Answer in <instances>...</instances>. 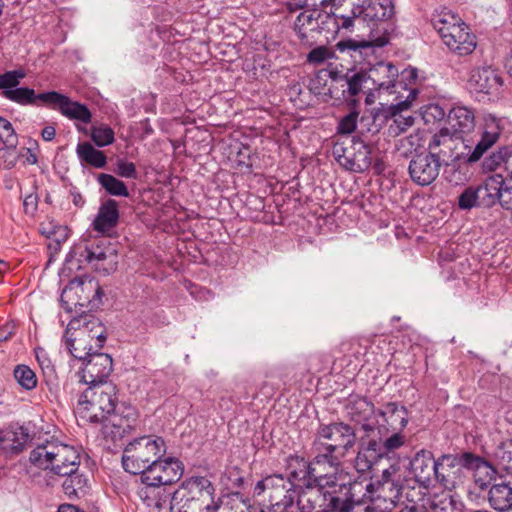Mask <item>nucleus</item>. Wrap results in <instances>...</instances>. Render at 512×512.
Listing matches in <instances>:
<instances>
[{
  "label": "nucleus",
  "instance_id": "nucleus-55",
  "mask_svg": "<svg viewBox=\"0 0 512 512\" xmlns=\"http://www.w3.org/2000/svg\"><path fill=\"white\" fill-rule=\"evenodd\" d=\"M390 433L389 436L383 438L386 456L402 447L406 442V437L402 434V431H390Z\"/></svg>",
  "mask_w": 512,
  "mask_h": 512
},
{
  "label": "nucleus",
  "instance_id": "nucleus-24",
  "mask_svg": "<svg viewBox=\"0 0 512 512\" xmlns=\"http://www.w3.org/2000/svg\"><path fill=\"white\" fill-rule=\"evenodd\" d=\"M367 440L363 441L362 447L357 454L355 464L359 471L370 469L379 459L386 457L385 448L383 447V436L376 439L373 437L374 433L366 432Z\"/></svg>",
  "mask_w": 512,
  "mask_h": 512
},
{
  "label": "nucleus",
  "instance_id": "nucleus-1",
  "mask_svg": "<svg viewBox=\"0 0 512 512\" xmlns=\"http://www.w3.org/2000/svg\"><path fill=\"white\" fill-rule=\"evenodd\" d=\"M285 470L286 479L295 485L302 483L296 500L302 503V507H311L312 504L320 501V495L328 492L335 493L336 489H345L348 484H353L346 473H322L304 457L298 455H289L285 459Z\"/></svg>",
  "mask_w": 512,
  "mask_h": 512
},
{
  "label": "nucleus",
  "instance_id": "nucleus-52",
  "mask_svg": "<svg viewBox=\"0 0 512 512\" xmlns=\"http://www.w3.org/2000/svg\"><path fill=\"white\" fill-rule=\"evenodd\" d=\"M35 356L46 381L53 382L56 380V369L47 352L43 348H36Z\"/></svg>",
  "mask_w": 512,
  "mask_h": 512
},
{
  "label": "nucleus",
  "instance_id": "nucleus-18",
  "mask_svg": "<svg viewBox=\"0 0 512 512\" xmlns=\"http://www.w3.org/2000/svg\"><path fill=\"white\" fill-rule=\"evenodd\" d=\"M344 412L351 421L360 424L365 432L374 433L376 427L371 422L375 414V406L366 397L350 395L344 406Z\"/></svg>",
  "mask_w": 512,
  "mask_h": 512
},
{
  "label": "nucleus",
  "instance_id": "nucleus-36",
  "mask_svg": "<svg viewBox=\"0 0 512 512\" xmlns=\"http://www.w3.org/2000/svg\"><path fill=\"white\" fill-rule=\"evenodd\" d=\"M431 23L434 29L442 38L445 36V34L453 32L455 29L460 27V23L465 22L461 19V17L452 11L443 9L433 15Z\"/></svg>",
  "mask_w": 512,
  "mask_h": 512
},
{
  "label": "nucleus",
  "instance_id": "nucleus-14",
  "mask_svg": "<svg viewBox=\"0 0 512 512\" xmlns=\"http://www.w3.org/2000/svg\"><path fill=\"white\" fill-rule=\"evenodd\" d=\"M372 90H385L390 94L399 93V88H406L403 81L398 80V68L391 62L379 61L366 70Z\"/></svg>",
  "mask_w": 512,
  "mask_h": 512
},
{
  "label": "nucleus",
  "instance_id": "nucleus-32",
  "mask_svg": "<svg viewBox=\"0 0 512 512\" xmlns=\"http://www.w3.org/2000/svg\"><path fill=\"white\" fill-rule=\"evenodd\" d=\"M118 221V203L114 199H108L100 205L97 216L92 223V227L99 233H107L117 226Z\"/></svg>",
  "mask_w": 512,
  "mask_h": 512
},
{
  "label": "nucleus",
  "instance_id": "nucleus-39",
  "mask_svg": "<svg viewBox=\"0 0 512 512\" xmlns=\"http://www.w3.org/2000/svg\"><path fill=\"white\" fill-rule=\"evenodd\" d=\"M333 155L342 167L355 172V166L352 165V161L356 156L354 137L348 139V143L346 141L335 143L333 147Z\"/></svg>",
  "mask_w": 512,
  "mask_h": 512
},
{
  "label": "nucleus",
  "instance_id": "nucleus-11",
  "mask_svg": "<svg viewBox=\"0 0 512 512\" xmlns=\"http://www.w3.org/2000/svg\"><path fill=\"white\" fill-rule=\"evenodd\" d=\"M178 488L206 512H218L221 507V499H215V486L206 476L186 478Z\"/></svg>",
  "mask_w": 512,
  "mask_h": 512
},
{
  "label": "nucleus",
  "instance_id": "nucleus-64",
  "mask_svg": "<svg viewBox=\"0 0 512 512\" xmlns=\"http://www.w3.org/2000/svg\"><path fill=\"white\" fill-rule=\"evenodd\" d=\"M38 195L36 193L28 194L23 201L25 214L33 216L38 209Z\"/></svg>",
  "mask_w": 512,
  "mask_h": 512
},
{
  "label": "nucleus",
  "instance_id": "nucleus-16",
  "mask_svg": "<svg viewBox=\"0 0 512 512\" xmlns=\"http://www.w3.org/2000/svg\"><path fill=\"white\" fill-rule=\"evenodd\" d=\"M442 165L427 152L415 154L409 162L411 180L422 187L432 184L439 176Z\"/></svg>",
  "mask_w": 512,
  "mask_h": 512
},
{
  "label": "nucleus",
  "instance_id": "nucleus-8",
  "mask_svg": "<svg viewBox=\"0 0 512 512\" xmlns=\"http://www.w3.org/2000/svg\"><path fill=\"white\" fill-rule=\"evenodd\" d=\"M104 332V326L98 319L93 318L86 321L73 338L65 339V347L75 359L85 362L90 355L95 353L92 352V341H95L98 349L103 347L106 340Z\"/></svg>",
  "mask_w": 512,
  "mask_h": 512
},
{
  "label": "nucleus",
  "instance_id": "nucleus-9",
  "mask_svg": "<svg viewBox=\"0 0 512 512\" xmlns=\"http://www.w3.org/2000/svg\"><path fill=\"white\" fill-rule=\"evenodd\" d=\"M330 78L332 85L329 92L336 99L354 102L355 96L372 90L364 69H348L345 73L331 71Z\"/></svg>",
  "mask_w": 512,
  "mask_h": 512
},
{
  "label": "nucleus",
  "instance_id": "nucleus-54",
  "mask_svg": "<svg viewBox=\"0 0 512 512\" xmlns=\"http://www.w3.org/2000/svg\"><path fill=\"white\" fill-rule=\"evenodd\" d=\"M495 458L498 465L511 474L512 478V443H504L498 446L495 451Z\"/></svg>",
  "mask_w": 512,
  "mask_h": 512
},
{
  "label": "nucleus",
  "instance_id": "nucleus-30",
  "mask_svg": "<svg viewBox=\"0 0 512 512\" xmlns=\"http://www.w3.org/2000/svg\"><path fill=\"white\" fill-rule=\"evenodd\" d=\"M357 13L361 14L363 23H374L389 19L394 13L391 0H365L357 5Z\"/></svg>",
  "mask_w": 512,
  "mask_h": 512
},
{
  "label": "nucleus",
  "instance_id": "nucleus-15",
  "mask_svg": "<svg viewBox=\"0 0 512 512\" xmlns=\"http://www.w3.org/2000/svg\"><path fill=\"white\" fill-rule=\"evenodd\" d=\"M83 368L78 372L79 382L88 386L108 382L113 370L112 357L106 353H94L83 362Z\"/></svg>",
  "mask_w": 512,
  "mask_h": 512
},
{
  "label": "nucleus",
  "instance_id": "nucleus-33",
  "mask_svg": "<svg viewBox=\"0 0 512 512\" xmlns=\"http://www.w3.org/2000/svg\"><path fill=\"white\" fill-rule=\"evenodd\" d=\"M361 485L363 484L361 483ZM360 489L361 492L365 490L363 498H368L371 501H387L398 497L400 486L394 480H375Z\"/></svg>",
  "mask_w": 512,
  "mask_h": 512
},
{
  "label": "nucleus",
  "instance_id": "nucleus-46",
  "mask_svg": "<svg viewBox=\"0 0 512 512\" xmlns=\"http://www.w3.org/2000/svg\"><path fill=\"white\" fill-rule=\"evenodd\" d=\"M357 12V5H353L348 14H338L334 12L333 18L337 29L353 32L356 26L363 25L361 14Z\"/></svg>",
  "mask_w": 512,
  "mask_h": 512
},
{
  "label": "nucleus",
  "instance_id": "nucleus-10",
  "mask_svg": "<svg viewBox=\"0 0 512 512\" xmlns=\"http://www.w3.org/2000/svg\"><path fill=\"white\" fill-rule=\"evenodd\" d=\"M103 295L101 286L93 278H74L63 289L60 301L64 309L72 311L73 307H84L93 301H100Z\"/></svg>",
  "mask_w": 512,
  "mask_h": 512
},
{
  "label": "nucleus",
  "instance_id": "nucleus-57",
  "mask_svg": "<svg viewBox=\"0 0 512 512\" xmlns=\"http://www.w3.org/2000/svg\"><path fill=\"white\" fill-rule=\"evenodd\" d=\"M458 206L462 210H470L473 207H479L475 186L467 187L458 197Z\"/></svg>",
  "mask_w": 512,
  "mask_h": 512
},
{
  "label": "nucleus",
  "instance_id": "nucleus-7",
  "mask_svg": "<svg viewBox=\"0 0 512 512\" xmlns=\"http://www.w3.org/2000/svg\"><path fill=\"white\" fill-rule=\"evenodd\" d=\"M26 73L22 69L7 71L0 75L1 96L5 99L17 103L22 106H46L48 101L44 97L48 95V91L36 93L34 89L29 87H19V84Z\"/></svg>",
  "mask_w": 512,
  "mask_h": 512
},
{
  "label": "nucleus",
  "instance_id": "nucleus-42",
  "mask_svg": "<svg viewBox=\"0 0 512 512\" xmlns=\"http://www.w3.org/2000/svg\"><path fill=\"white\" fill-rule=\"evenodd\" d=\"M424 142V132L416 130L413 133L400 138L396 147L403 156L408 157L424 147Z\"/></svg>",
  "mask_w": 512,
  "mask_h": 512
},
{
  "label": "nucleus",
  "instance_id": "nucleus-48",
  "mask_svg": "<svg viewBox=\"0 0 512 512\" xmlns=\"http://www.w3.org/2000/svg\"><path fill=\"white\" fill-rule=\"evenodd\" d=\"M322 451H320L310 462L311 465L315 467V469L319 470V467L327 464L330 468H333L334 472H339L337 467L340 464L341 458L344 456L341 454H337L336 452H332L327 445H321ZM344 473L343 471H341Z\"/></svg>",
  "mask_w": 512,
  "mask_h": 512
},
{
  "label": "nucleus",
  "instance_id": "nucleus-58",
  "mask_svg": "<svg viewBox=\"0 0 512 512\" xmlns=\"http://www.w3.org/2000/svg\"><path fill=\"white\" fill-rule=\"evenodd\" d=\"M358 112L351 111L345 115L337 126V133L342 135H349L355 131L357 126Z\"/></svg>",
  "mask_w": 512,
  "mask_h": 512
},
{
  "label": "nucleus",
  "instance_id": "nucleus-29",
  "mask_svg": "<svg viewBox=\"0 0 512 512\" xmlns=\"http://www.w3.org/2000/svg\"><path fill=\"white\" fill-rule=\"evenodd\" d=\"M448 123L451 126V133L464 141V137L475 128L474 112L464 106L453 107L448 114Z\"/></svg>",
  "mask_w": 512,
  "mask_h": 512
},
{
  "label": "nucleus",
  "instance_id": "nucleus-56",
  "mask_svg": "<svg viewBox=\"0 0 512 512\" xmlns=\"http://www.w3.org/2000/svg\"><path fill=\"white\" fill-rule=\"evenodd\" d=\"M504 179L500 174L489 176L485 179L482 185L487 189V192L497 201L502 189L504 187Z\"/></svg>",
  "mask_w": 512,
  "mask_h": 512
},
{
  "label": "nucleus",
  "instance_id": "nucleus-22",
  "mask_svg": "<svg viewBox=\"0 0 512 512\" xmlns=\"http://www.w3.org/2000/svg\"><path fill=\"white\" fill-rule=\"evenodd\" d=\"M446 47L459 56L470 55L477 46L476 36L466 23L441 38Z\"/></svg>",
  "mask_w": 512,
  "mask_h": 512
},
{
  "label": "nucleus",
  "instance_id": "nucleus-6",
  "mask_svg": "<svg viewBox=\"0 0 512 512\" xmlns=\"http://www.w3.org/2000/svg\"><path fill=\"white\" fill-rule=\"evenodd\" d=\"M362 485L354 480L345 489H336L335 493L328 492L320 495V501L311 507H302L301 502H296L299 512H351L355 503L360 502L359 496Z\"/></svg>",
  "mask_w": 512,
  "mask_h": 512
},
{
  "label": "nucleus",
  "instance_id": "nucleus-2",
  "mask_svg": "<svg viewBox=\"0 0 512 512\" xmlns=\"http://www.w3.org/2000/svg\"><path fill=\"white\" fill-rule=\"evenodd\" d=\"M117 387L112 382H102L88 386L80 395L76 412L90 423L108 420L118 405Z\"/></svg>",
  "mask_w": 512,
  "mask_h": 512
},
{
  "label": "nucleus",
  "instance_id": "nucleus-35",
  "mask_svg": "<svg viewBox=\"0 0 512 512\" xmlns=\"http://www.w3.org/2000/svg\"><path fill=\"white\" fill-rule=\"evenodd\" d=\"M65 476L66 479L62 484L65 495L69 499H78L85 496L88 490V479L84 474L79 473V468Z\"/></svg>",
  "mask_w": 512,
  "mask_h": 512
},
{
  "label": "nucleus",
  "instance_id": "nucleus-51",
  "mask_svg": "<svg viewBox=\"0 0 512 512\" xmlns=\"http://www.w3.org/2000/svg\"><path fill=\"white\" fill-rule=\"evenodd\" d=\"M0 141L9 149H15L18 145V136L12 123L0 116Z\"/></svg>",
  "mask_w": 512,
  "mask_h": 512
},
{
  "label": "nucleus",
  "instance_id": "nucleus-59",
  "mask_svg": "<svg viewBox=\"0 0 512 512\" xmlns=\"http://www.w3.org/2000/svg\"><path fill=\"white\" fill-rule=\"evenodd\" d=\"M115 172L118 176L126 179H137L136 165L125 159H117Z\"/></svg>",
  "mask_w": 512,
  "mask_h": 512
},
{
  "label": "nucleus",
  "instance_id": "nucleus-3",
  "mask_svg": "<svg viewBox=\"0 0 512 512\" xmlns=\"http://www.w3.org/2000/svg\"><path fill=\"white\" fill-rule=\"evenodd\" d=\"M165 453L166 444L162 437L141 436L124 448L122 465L126 472L141 476L159 457L165 456Z\"/></svg>",
  "mask_w": 512,
  "mask_h": 512
},
{
  "label": "nucleus",
  "instance_id": "nucleus-25",
  "mask_svg": "<svg viewBox=\"0 0 512 512\" xmlns=\"http://www.w3.org/2000/svg\"><path fill=\"white\" fill-rule=\"evenodd\" d=\"M54 448L52 458V472L54 474L65 476L79 468L80 455L73 446L54 441Z\"/></svg>",
  "mask_w": 512,
  "mask_h": 512
},
{
  "label": "nucleus",
  "instance_id": "nucleus-47",
  "mask_svg": "<svg viewBox=\"0 0 512 512\" xmlns=\"http://www.w3.org/2000/svg\"><path fill=\"white\" fill-rule=\"evenodd\" d=\"M13 377L20 387L26 391H31L37 387L38 378L35 372L25 364L15 366Z\"/></svg>",
  "mask_w": 512,
  "mask_h": 512
},
{
  "label": "nucleus",
  "instance_id": "nucleus-37",
  "mask_svg": "<svg viewBox=\"0 0 512 512\" xmlns=\"http://www.w3.org/2000/svg\"><path fill=\"white\" fill-rule=\"evenodd\" d=\"M54 449V441L37 445L29 454V462L36 468L52 472Z\"/></svg>",
  "mask_w": 512,
  "mask_h": 512
},
{
  "label": "nucleus",
  "instance_id": "nucleus-19",
  "mask_svg": "<svg viewBox=\"0 0 512 512\" xmlns=\"http://www.w3.org/2000/svg\"><path fill=\"white\" fill-rule=\"evenodd\" d=\"M458 140L460 139L453 135L449 128H442L430 137L427 153L438 160L442 166H447L449 160L457 158L454 153Z\"/></svg>",
  "mask_w": 512,
  "mask_h": 512
},
{
  "label": "nucleus",
  "instance_id": "nucleus-5",
  "mask_svg": "<svg viewBox=\"0 0 512 512\" xmlns=\"http://www.w3.org/2000/svg\"><path fill=\"white\" fill-rule=\"evenodd\" d=\"M80 262H86L94 270L108 275L117 269L118 254L111 242L104 237L82 240L75 248Z\"/></svg>",
  "mask_w": 512,
  "mask_h": 512
},
{
  "label": "nucleus",
  "instance_id": "nucleus-13",
  "mask_svg": "<svg viewBox=\"0 0 512 512\" xmlns=\"http://www.w3.org/2000/svg\"><path fill=\"white\" fill-rule=\"evenodd\" d=\"M184 474V464L176 457H159L142 475L140 481H153L163 487L178 482Z\"/></svg>",
  "mask_w": 512,
  "mask_h": 512
},
{
  "label": "nucleus",
  "instance_id": "nucleus-4",
  "mask_svg": "<svg viewBox=\"0 0 512 512\" xmlns=\"http://www.w3.org/2000/svg\"><path fill=\"white\" fill-rule=\"evenodd\" d=\"M253 494L267 497L269 512H294L295 499L298 498L295 484L282 474L269 475L258 481Z\"/></svg>",
  "mask_w": 512,
  "mask_h": 512
},
{
  "label": "nucleus",
  "instance_id": "nucleus-63",
  "mask_svg": "<svg viewBox=\"0 0 512 512\" xmlns=\"http://www.w3.org/2000/svg\"><path fill=\"white\" fill-rule=\"evenodd\" d=\"M475 192L479 207H491L496 203V200L487 192V189L482 184L475 186Z\"/></svg>",
  "mask_w": 512,
  "mask_h": 512
},
{
  "label": "nucleus",
  "instance_id": "nucleus-60",
  "mask_svg": "<svg viewBox=\"0 0 512 512\" xmlns=\"http://www.w3.org/2000/svg\"><path fill=\"white\" fill-rule=\"evenodd\" d=\"M330 57L331 52L329 51V49L325 46H319L312 49L309 52L307 60L309 63L320 64L323 63L325 60L329 59Z\"/></svg>",
  "mask_w": 512,
  "mask_h": 512
},
{
  "label": "nucleus",
  "instance_id": "nucleus-21",
  "mask_svg": "<svg viewBox=\"0 0 512 512\" xmlns=\"http://www.w3.org/2000/svg\"><path fill=\"white\" fill-rule=\"evenodd\" d=\"M383 423L377 429L379 434H389L390 431H403L408 424L407 408L398 402H388L378 412Z\"/></svg>",
  "mask_w": 512,
  "mask_h": 512
},
{
  "label": "nucleus",
  "instance_id": "nucleus-23",
  "mask_svg": "<svg viewBox=\"0 0 512 512\" xmlns=\"http://www.w3.org/2000/svg\"><path fill=\"white\" fill-rule=\"evenodd\" d=\"M457 461L454 454H442L436 458L434 480L447 490L454 489L461 478Z\"/></svg>",
  "mask_w": 512,
  "mask_h": 512
},
{
  "label": "nucleus",
  "instance_id": "nucleus-49",
  "mask_svg": "<svg viewBox=\"0 0 512 512\" xmlns=\"http://www.w3.org/2000/svg\"><path fill=\"white\" fill-rule=\"evenodd\" d=\"M414 124V117L411 115H402L400 113L393 112L392 123L388 127V133L392 137H397L401 133H404L412 127Z\"/></svg>",
  "mask_w": 512,
  "mask_h": 512
},
{
  "label": "nucleus",
  "instance_id": "nucleus-61",
  "mask_svg": "<svg viewBox=\"0 0 512 512\" xmlns=\"http://www.w3.org/2000/svg\"><path fill=\"white\" fill-rule=\"evenodd\" d=\"M511 149H505L504 154L502 151H499L498 153L492 154L490 157L486 158L483 162V169L485 170H494L496 169L501 163L505 165V158L507 153H509Z\"/></svg>",
  "mask_w": 512,
  "mask_h": 512
},
{
  "label": "nucleus",
  "instance_id": "nucleus-27",
  "mask_svg": "<svg viewBox=\"0 0 512 512\" xmlns=\"http://www.w3.org/2000/svg\"><path fill=\"white\" fill-rule=\"evenodd\" d=\"M502 83L499 72L491 66H483L474 69L469 79L470 86L476 92L486 94L497 92L502 86Z\"/></svg>",
  "mask_w": 512,
  "mask_h": 512
},
{
  "label": "nucleus",
  "instance_id": "nucleus-45",
  "mask_svg": "<svg viewBox=\"0 0 512 512\" xmlns=\"http://www.w3.org/2000/svg\"><path fill=\"white\" fill-rule=\"evenodd\" d=\"M170 510L171 512H206L179 488H177L171 496Z\"/></svg>",
  "mask_w": 512,
  "mask_h": 512
},
{
  "label": "nucleus",
  "instance_id": "nucleus-17",
  "mask_svg": "<svg viewBox=\"0 0 512 512\" xmlns=\"http://www.w3.org/2000/svg\"><path fill=\"white\" fill-rule=\"evenodd\" d=\"M44 100L48 101V108L58 110L63 116L71 120H78L85 124L91 121L92 115L88 107L79 102L72 101L64 94L57 91H48V95L44 97Z\"/></svg>",
  "mask_w": 512,
  "mask_h": 512
},
{
  "label": "nucleus",
  "instance_id": "nucleus-50",
  "mask_svg": "<svg viewBox=\"0 0 512 512\" xmlns=\"http://www.w3.org/2000/svg\"><path fill=\"white\" fill-rule=\"evenodd\" d=\"M114 131L107 124L92 127L91 138L98 147H104L114 142Z\"/></svg>",
  "mask_w": 512,
  "mask_h": 512
},
{
  "label": "nucleus",
  "instance_id": "nucleus-40",
  "mask_svg": "<svg viewBox=\"0 0 512 512\" xmlns=\"http://www.w3.org/2000/svg\"><path fill=\"white\" fill-rule=\"evenodd\" d=\"M457 465L462 472V468L475 470L478 473L486 472L490 475L496 473L495 469L484 459L471 452H464L460 455H456Z\"/></svg>",
  "mask_w": 512,
  "mask_h": 512
},
{
  "label": "nucleus",
  "instance_id": "nucleus-31",
  "mask_svg": "<svg viewBox=\"0 0 512 512\" xmlns=\"http://www.w3.org/2000/svg\"><path fill=\"white\" fill-rule=\"evenodd\" d=\"M137 495L147 508L157 511L165 506L169 497L166 489L153 481H141Z\"/></svg>",
  "mask_w": 512,
  "mask_h": 512
},
{
  "label": "nucleus",
  "instance_id": "nucleus-34",
  "mask_svg": "<svg viewBox=\"0 0 512 512\" xmlns=\"http://www.w3.org/2000/svg\"><path fill=\"white\" fill-rule=\"evenodd\" d=\"M376 41L372 40H355V39H346L339 41L336 44V49L339 52H348L351 57L357 61L359 59H365L370 54L374 53V48L381 47L385 45V41H381L375 43Z\"/></svg>",
  "mask_w": 512,
  "mask_h": 512
},
{
  "label": "nucleus",
  "instance_id": "nucleus-38",
  "mask_svg": "<svg viewBox=\"0 0 512 512\" xmlns=\"http://www.w3.org/2000/svg\"><path fill=\"white\" fill-rule=\"evenodd\" d=\"M76 153L82 163L95 168H104L107 164V156L103 151L93 147L89 142H82L77 145Z\"/></svg>",
  "mask_w": 512,
  "mask_h": 512
},
{
  "label": "nucleus",
  "instance_id": "nucleus-43",
  "mask_svg": "<svg viewBox=\"0 0 512 512\" xmlns=\"http://www.w3.org/2000/svg\"><path fill=\"white\" fill-rule=\"evenodd\" d=\"M139 320L142 327H138L141 332H148L153 328H160L167 323L166 316L163 311L151 308H143L140 310Z\"/></svg>",
  "mask_w": 512,
  "mask_h": 512
},
{
  "label": "nucleus",
  "instance_id": "nucleus-44",
  "mask_svg": "<svg viewBox=\"0 0 512 512\" xmlns=\"http://www.w3.org/2000/svg\"><path fill=\"white\" fill-rule=\"evenodd\" d=\"M354 145L356 156L352 161V165L355 166V172L361 173L366 171L372 164L371 149L359 137H354Z\"/></svg>",
  "mask_w": 512,
  "mask_h": 512
},
{
  "label": "nucleus",
  "instance_id": "nucleus-28",
  "mask_svg": "<svg viewBox=\"0 0 512 512\" xmlns=\"http://www.w3.org/2000/svg\"><path fill=\"white\" fill-rule=\"evenodd\" d=\"M490 507L498 512L512 509V478L509 480L494 479L493 485L487 492Z\"/></svg>",
  "mask_w": 512,
  "mask_h": 512
},
{
  "label": "nucleus",
  "instance_id": "nucleus-20",
  "mask_svg": "<svg viewBox=\"0 0 512 512\" xmlns=\"http://www.w3.org/2000/svg\"><path fill=\"white\" fill-rule=\"evenodd\" d=\"M436 458L427 449L418 450L409 463L410 473L415 481L423 488L428 489L432 485L435 476Z\"/></svg>",
  "mask_w": 512,
  "mask_h": 512
},
{
  "label": "nucleus",
  "instance_id": "nucleus-26",
  "mask_svg": "<svg viewBox=\"0 0 512 512\" xmlns=\"http://www.w3.org/2000/svg\"><path fill=\"white\" fill-rule=\"evenodd\" d=\"M500 133L499 121L495 117L486 118L481 139L476 144L474 150L464 157V161L468 164L479 161L484 153L498 141Z\"/></svg>",
  "mask_w": 512,
  "mask_h": 512
},
{
  "label": "nucleus",
  "instance_id": "nucleus-12",
  "mask_svg": "<svg viewBox=\"0 0 512 512\" xmlns=\"http://www.w3.org/2000/svg\"><path fill=\"white\" fill-rule=\"evenodd\" d=\"M317 438L319 445H327L332 452L343 456L356 442L354 429L344 422L321 425L317 432Z\"/></svg>",
  "mask_w": 512,
  "mask_h": 512
},
{
  "label": "nucleus",
  "instance_id": "nucleus-53",
  "mask_svg": "<svg viewBox=\"0 0 512 512\" xmlns=\"http://www.w3.org/2000/svg\"><path fill=\"white\" fill-rule=\"evenodd\" d=\"M42 234H45L47 238L54 242L56 247H59L62 243L66 242L69 237V230L65 226L54 225L49 223L48 226L42 225Z\"/></svg>",
  "mask_w": 512,
  "mask_h": 512
},
{
  "label": "nucleus",
  "instance_id": "nucleus-62",
  "mask_svg": "<svg viewBox=\"0 0 512 512\" xmlns=\"http://www.w3.org/2000/svg\"><path fill=\"white\" fill-rule=\"evenodd\" d=\"M495 478V473H492L491 475L486 472L478 473L475 471L474 475V482L475 485L481 489V490H489L490 487L493 485Z\"/></svg>",
  "mask_w": 512,
  "mask_h": 512
},
{
  "label": "nucleus",
  "instance_id": "nucleus-41",
  "mask_svg": "<svg viewBox=\"0 0 512 512\" xmlns=\"http://www.w3.org/2000/svg\"><path fill=\"white\" fill-rule=\"evenodd\" d=\"M97 182L111 196L129 197L130 195L127 185L111 174L100 173L97 176Z\"/></svg>",
  "mask_w": 512,
  "mask_h": 512
}]
</instances>
